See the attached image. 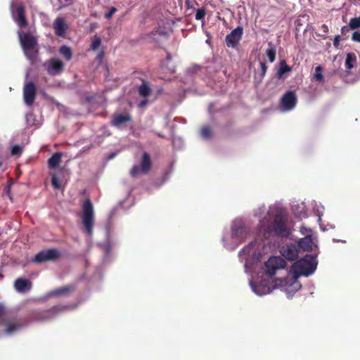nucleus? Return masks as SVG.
<instances>
[{
    "label": "nucleus",
    "mask_w": 360,
    "mask_h": 360,
    "mask_svg": "<svg viewBox=\"0 0 360 360\" xmlns=\"http://www.w3.org/2000/svg\"><path fill=\"white\" fill-rule=\"evenodd\" d=\"M279 281L281 282V285H283L287 283V279L286 278H281V279H279Z\"/></svg>",
    "instance_id": "44"
},
{
    "label": "nucleus",
    "mask_w": 360,
    "mask_h": 360,
    "mask_svg": "<svg viewBox=\"0 0 360 360\" xmlns=\"http://www.w3.org/2000/svg\"><path fill=\"white\" fill-rule=\"evenodd\" d=\"M60 252L55 248L43 250L38 252L34 257L33 262L37 264L49 261H56L60 258Z\"/></svg>",
    "instance_id": "9"
},
{
    "label": "nucleus",
    "mask_w": 360,
    "mask_h": 360,
    "mask_svg": "<svg viewBox=\"0 0 360 360\" xmlns=\"http://www.w3.org/2000/svg\"><path fill=\"white\" fill-rule=\"evenodd\" d=\"M152 167L151 158L149 153L144 152L140 160V165H134L130 170V175L133 178L137 177L141 173L148 174Z\"/></svg>",
    "instance_id": "7"
},
{
    "label": "nucleus",
    "mask_w": 360,
    "mask_h": 360,
    "mask_svg": "<svg viewBox=\"0 0 360 360\" xmlns=\"http://www.w3.org/2000/svg\"><path fill=\"white\" fill-rule=\"evenodd\" d=\"M82 224L89 236L93 234L94 224L93 205L89 199H86L82 205Z\"/></svg>",
    "instance_id": "6"
},
{
    "label": "nucleus",
    "mask_w": 360,
    "mask_h": 360,
    "mask_svg": "<svg viewBox=\"0 0 360 360\" xmlns=\"http://www.w3.org/2000/svg\"><path fill=\"white\" fill-rule=\"evenodd\" d=\"M115 156V153H111V154L109 155V159H112V158H113Z\"/></svg>",
    "instance_id": "47"
},
{
    "label": "nucleus",
    "mask_w": 360,
    "mask_h": 360,
    "mask_svg": "<svg viewBox=\"0 0 360 360\" xmlns=\"http://www.w3.org/2000/svg\"><path fill=\"white\" fill-rule=\"evenodd\" d=\"M63 153L60 152L55 153L49 160L48 166L51 169H56L62 161Z\"/></svg>",
    "instance_id": "22"
},
{
    "label": "nucleus",
    "mask_w": 360,
    "mask_h": 360,
    "mask_svg": "<svg viewBox=\"0 0 360 360\" xmlns=\"http://www.w3.org/2000/svg\"><path fill=\"white\" fill-rule=\"evenodd\" d=\"M253 245H253V243H250L247 247H245V248H244V250H244V251H245V250H247L250 249V248H252Z\"/></svg>",
    "instance_id": "45"
},
{
    "label": "nucleus",
    "mask_w": 360,
    "mask_h": 360,
    "mask_svg": "<svg viewBox=\"0 0 360 360\" xmlns=\"http://www.w3.org/2000/svg\"><path fill=\"white\" fill-rule=\"evenodd\" d=\"M200 134H201V136L204 139H210L212 137V132L211 128L209 126H207V125L203 126L201 128Z\"/></svg>",
    "instance_id": "30"
},
{
    "label": "nucleus",
    "mask_w": 360,
    "mask_h": 360,
    "mask_svg": "<svg viewBox=\"0 0 360 360\" xmlns=\"http://www.w3.org/2000/svg\"><path fill=\"white\" fill-rule=\"evenodd\" d=\"M101 45V39L95 35L92 39V42L91 44V49L93 51H96Z\"/></svg>",
    "instance_id": "32"
},
{
    "label": "nucleus",
    "mask_w": 360,
    "mask_h": 360,
    "mask_svg": "<svg viewBox=\"0 0 360 360\" xmlns=\"http://www.w3.org/2000/svg\"><path fill=\"white\" fill-rule=\"evenodd\" d=\"M0 326L4 327L6 334L12 335L22 328L24 324L11 310L0 303Z\"/></svg>",
    "instance_id": "2"
},
{
    "label": "nucleus",
    "mask_w": 360,
    "mask_h": 360,
    "mask_svg": "<svg viewBox=\"0 0 360 360\" xmlns=\"http://www.w3.org/2000/svg\"><path fill=\"white\" fill-rule=\"evenodd\" d=\"M339 44H340V36L337 35L334 38L333 45H334V46L338 47L339 46Z\"/></svg>",
    "instance_id": "41"
},
{
    "label": "nucleus",
    "mask_w": 360,
    "mask_h": 360,
    "mask_svg": "<svg viewBox=\"0 0 360 360\" xmlns=\"http://www.w3.org/2000/svg\"><path fill=\"white\" fill-rule=\"evenodd\" d=\"M350 30H352V28L350 27L349 25L348 26H343L341 28V34L342 35H346Z\"/></svg>",
    "instance_id": "40"
},
{
    "label": "nucleus",
    "mask_w": 360,
    "mask_h": 360,
    "mask_svg": "<svg viewBox=\"0 0 360 360\" xmlns=\"http://www.w3.org/2000/svg\"><path fill=\"white\" fill-rule=\"evenodd\" d=\"M206 15V8L205 7H202L200 8L197 9L195 18L197 20H203ZM205 23L204 21H202V25Z\"/></svg>",
    "instance_id": "31"
},
{
    "label": "nucleus",
    "mask_w": 360,
    "mask_h": 360,
    "mask_svg": "<svg viewBox=\"0 0 360 360\" xmlns=\"http://www.w3.org/2000/svg\"><path fill=\"white\" fill-rule=\"evenodd\" d=\"M72 309L71 305L58 304L45 310H35L32 312L31 319L34 321H44L56 317L58 314Z\"/></svg>",
    "instance_id": "5"
},
{
    "label": "nucleus",
    "mask_w": 360,
    "mask_h": 360,
    "mask_svg": "<svg viewBox=\"0 0 360 360\" xmlns=\"http://www.w3.org/2000/svg\"><path fill=\"white\" fill-rule=\"evenodd\" d=\"M67 3H71L73 0H65Z\"/></svg>",
    "instance_id": "48"
},
{
    "label": "nucleus",
    "mask_w": 360,
    "mask_h": 360,
    "mask_svg": "<svg viewBox=\"0 0 360 360\" xmlns=\"http://www.w3.org/2000/svg\"><path fill=\"white\" fill-rule=\"evenodd\" d=\"M14 288L18 292H25L31 289L32 283L27 278H19L15 281Z\"/></svg>",
    "instance_id": "19"
},
{
    "label": "nucleus",
    "mask_w": 360,
    "mask_h": 360,
    "mask_svg": "<svg viewBox=\"0 0 360 360\" xmlns=\"http://www.w3.org/2000/svg\"><path fill=\"white\" fill-rule=\"evenodd\" d=\"M349 25L352 30L360 28V15L357 18H351Z\"/></svg>",
    "instance_id": "33"
},
{
    "label": "nucleus",
    "mask_w": 360,
    "mask_h": 360,
    "mask_svg": "<svg viewBox=\"0 0 360 360\" xmlns=\"http://www.w3.org/2000/svg\"><path fill=\"white\" fill-rule=\"evenodd\" d=\"M316 256L307 255L292 265V271L295 274L309 276L316 269Z\"/></svg>",
    "instance_id": "4"
},
{
    "label": "nucleus",
    "mask_w": 360,
    "mask_h": 360,
    "mask_svg": "<svg viewBox=\"0 0 360 360\" xmlns=\"http://www.w3.org/2000/svg\"><path fill=\"white\" fill-rule=\"evenodd\" d=\"M323 68L321 65L315 68V73L314 75V79L316 82H321L323 81Z\"/></svg>",
    "instance_id": "29"
},
{
    "label": "nucleus",
    "mask_w": 360,
    "mask_h": 360,
    "mask_svg": "<svg viewBox=\"0 0 360 360\" xmlns=\"http://www.w3.org/2000/svg\"><path fill=\"white\" fill-rule=\"evenodd\" d=\"M59 53L67 61L70 60L72 58V51L70 47L68 46L63 45L60 46L59 49Z\"/></svg>",
    "instance_id": "28"
},
{
    "label": "nucleus",
    "mask_w": 360,
    "mask_h": 360,
    "mask_svg": "<svg viewBox=\"0 0 360 360\" xmlns=\"http://www.w3.org/2000/svg\"><path fill=\"white\" fill-rule=\"evenodd\" d=\"M268 46L269 47L266 51V54L268 57L269 62L273 63L276 60V49L275 46L271 42L268 44Z\"/></svg>",
    "instance_id": "27"
},
{
    "label": "nucleus",
    "mask_w": 360,
    "mask_h": 360,
    "mask_svg": "<svg viewBox=\"0 0 360 360\" xmlns=\"http://www.w3.org/2000/svg\"><path fill=\"white\" fill-rule=\"evenodd\" d=\"M352 40L360 43V31H354L352 35Z\"/></svg>",
    "instance_id": "37"
},
{
    "label": "nucleus",
    "mask_w": 360,
    "mask_h": 360,
    "mask_svg": "<svg viewBox=\"0 0 360 360\" xmlns=\"http://www.w3.org/2000/svg\"><path fill=\"white\" fill-rule=\"evenodd\" d=\"M243 34V29L238 26L226 35L225 41L227 46L235 48L240 41Z\"/></svg>",
    "instance_id": "16"
},
{
    "label": "nucleus",
    "mask_w": 360,
    "mask_h": 360,
    "mask_svg": "<svg viewBox=\"0 0 360 360\" xmlns=\"http://www.w3.org/2000/svg\"><path fill=\"white\" fill-rule=\"evenodd\" d=\"M104 55H105V51L104 50H101L98 54L96 56V60H98V62L99 63H101L103 62V58H104Z\"/></svg>",
    "instance_id": "39"
},
{
    "label": "nucleus",
    "mask_w": 360,
    "mask_h": 360,
    "mask_svg": "<svg viewBox=\"0 0 360 360\" xmlns=\"http://www.w3.org/2000/svg\"><path fill=\"white\" fill-rule=\"evenodd\" d=\"M12 17L19 27H27L28 21L25 16V8L22 4H18L12 10Z\"/></svg>",
    "instance_id": "12"
},
{
    "label": "nucleus",
    "mask_w": 360,
    "mask_h": 360,
    "mask_svg": "<svg viewBox=\"0 0 360 360\" xmlns=\"http://www.w3.org/2000/svg\"><path fill=\"white\" fill-rule=\"evenodd\" d=\"M49 75L55 76L63 72L65 67L64 63L58 58H51L45 64Z\"/></svg>",
    "instance_id": "13"
},
{
    "label": "nucleus",
    "mask_w": 360,
    "mask_h": 360,
    "mask_svg": "<svg viewBox=\"0 0 360 360\" xmlns=\"http://www.w3.org/2000/svg\"><path fill=\"white\" fill-rule=\"evenodd\" d=\"M260 67H261V75L263 77L266 72L267 70V66L264 62H260Z\"/></svg>",
    "instance_id": "38"
},
{
    "label": "nucleus",
    "mask_w": 360,
    "mask_h": 360,
    "mask_svg": "<svg viewBox=\"0 0 360 360\" xmlns=\"http://www.w3.org/2000/svg\"><path fill=\"white\" fill-rule=\"evenodd\" d=\"M248 235L249 229L244 222L242 220H235L231 226V238L243 242Z\"/></svg>",
    "instance_id": "10"
},
{
    "label": "nucleus",
    "mask_w": 360,
    "mask_h": 360,
    "mask_svg": "<svg viewBox=\"0 0 360 360\" xmlns=\"http://www.w3.org/2000/svg\"><path fill=\"white\" fill-rule=\"evenodd\" d=\"M117 9L115 7H111L108 13L105 14L106 19H110L117 12Z\"/></svg>",
    "instance_id": "36"
},
{
    "label": "nucleus",
    "mask_w": 360,
    "mask_h": 360,
    "mask_svg": "<svg viewBox=\"0 0 360 360\" xmlns=\"http://www.w3.org/2000/svg\"><path fill=\"white\" fill-rule=\"evenodd\" d=\"M37 90L32 82H27L23 88L24 101L27 105L33 104L36 97Z\"/></svg>",
    "instance_id": "17"
},
{
    "label": "nucleus",
    "mask_w": 360,
    "mask_h": 360,
    "mask_svg": "<svg viewBox=\"0 0 360 360\" xmlns=\"http://www.w3.org/2000/svg\"><path fill=\"white\" fill-rule=\"evenodd\" d=\"M292 71V68L289 66L285 60L279 62V68L276 72V77L281 79L284 77L285 74L289 73Z\"/></svg>",
    "instance_id": "24"
},
{
    "label": "nucleus",
    "mask_w": 360,
    "mask_h": 360,
    "mask_svg": "<svg viewBox=\"0 0 360 360\" xmlns=\"http://www.w3.org/2000/svg\"><path fill=\"white\" fill-rule=\"evenodd\" d=\"M356 63V56L354 53H348L345 59V68L348 72L354 67Z\"/></svg>",
    "instance_id": "26"
},
{
    "label": "nucleus",
    "mask_w": 360,
    "mask_h": 360,
    "mask_svg": "<svg viewBox=\"0 0 360 360\" xmlns=\"http://www.w3.org/2000/svg\"><path fill=\"white\" fill-rule=\"evenodd\" d=\"M163 89L162 88H160L158 91H157V94L159 95L162 92Z\"/></svg>",
    "instance_id": "46"
},
{
    "label": "nucleus",
    "mask_w": 360,
    "mask_h": 360,
    "mask_svg": "<svg viewBox=\"0 0 360 360\" xmlns=\"http://www.w3.org/2000/svg\"><path fill=\"white\" fill-rule=\"evenodd\" d=\"M148 103V100L146 99V98H145V99H143V101H141L139 104H138V106L139 108H143L144 106H146Z\"/></svg>",
    "instance_id": "43"
},
{
    "label": "nucleus",
    "mask_w": 360,
    "mask_h": 360,
    "mask_svg": "<svg viewBox=\"0 0 360 360\" xmlns=\"http://www.w3.org/2000/svg\"><path fill=\"white\" fill-rule=\"evenodd\" d=\"M53 27L57 36L64 37L68 30V25L63 18H57L53 24Z\"/></svg>",
    "instance_id": "18"
},
{
    "label": "nucleus",
    "mask_w": 360,
    "mask_h": 360,
    "mask_svg": "<svg viewBox=\"0 0 360 360\" xmlns=\"http://www.w3.org/2000/svg\"><path fill=\"white\" fill-rule=\"evenodd\" d=\"M139 94L143 98L149 96L152 92V89L149 85V83L145 80H143L142 84L138 89Z\"/></svg>",
    "instance_id": "25"
},
{
    "label": "nucleus",
    "mask_w": 360,
    "mask_h": 360,
    "mask_svg": "<svg viewBox=\"0 0 360 360\" xmlns=\"http://www.w3.org/2000/svg\"><path fill=\"white\" fill-rule=\"evenodd\" d=\"M22 148L18 145H15L12 147L11 153L13 156H20L22 154Z\"/></svg>",
    "instance_id": "35"
},
{
    "label": "nucleus",
    "mask_w": 360,
    "mask_h": 360,
    "mask_svg": "<svg viewBox=\"0 0 360 360\" xmlns=\"http://www.w3.org/2000/svg\"><path fill=\"white\" fill-rule=\"evenodd\" d=\"M75 290V286L74 285H67L65 286H63L60 288L51 290L49 292V296H61L65 295L72 292Z\"/></svg>",
    "instance_id": "21"
},
{
    "label": "nucleus",
    "mask_w": 360,
    "mask_h": 360,
    "mask_svg": "<svg viewBox=\"0 0 360 360\" xmlns=\"http://www.w3.org/2000/svg\"><path fill=\"white\" fill-rule=\"evenodd\" d=\"M321 30L324 32L325 34H327L328 32V27L326 24H323L321 26Z\"/></svg>",
    "instance_id": "42"
},
{
    "label": "nucleus",
    "mask_w": 360,
    "mask_h": 360,
    "mask_svg": "<svg viewBox=\"0 0 360 360\" xmlns=\"http://www.w3.org/2000/svg\"><path fill=\"white\" fill-rule=\"evenodd\" d=\"M264 224L265 218L260 221L259 226L265 239H268L273 233L281 238H288L290 235L291 231L288 224V219L281 213H276L271 224L265 226Z\"/></svg>",
    "instance_id": "1"
},
{
    "label": "nucleus",
    "mask_w": 360,
    "mask_h": 360,
    "mask_svg": "<svg viewBox=\"0 0 360 360\" xmlns=\"http://www.w3.org/2000/svg\"><path fill=\"white\" fill-rule=\"evenodd\" d=\"M168 37L169 33L164 27H158L144 36L145 39L155 43L159 42L162 39H167Z\"/></svg>",
    "instance_id": "14"
},
{
    "label": "nucleus",
    "mask_w": 360,
    "mask_h": 360,
    "mask_svg": "<svg viewBox=\"0 0 360 360\" xmlns=\"http://www.w3.org/2000/svg\"><path fill=\"white\" fill-rule=\"evenodd\" d=\"M132 121V117L130 113L124 112L122 113L115 112L110 120V125L116 128H120L128 122Z\"/></svg>",
    "instance_id": "15"
},
{
    "label": "nucleus",
    "mask_w": 360,
    "mask_h": 360,
    "mask_svg": "<svg viewBox=\"0 0 360 360\" xmlns=\"http://www.w3.org/2000/svg\"><path fill=\"white\" fill-rule=\"evenodd\" d=\"M297 103V98L294 91H288L281 98L280 108L283 111L292 110Z\"/></svg>",
    "instance_id": "11"
},
{
    "label": "nucleus",
    "mask_w": 360,
    "mask_h": 360,
    "mask_svg": "<svg viewBox=\"0 0 360 360\" xmlns=\"http://www.w3.org/2000/svg\"><path fill=\"white\" fill-rule=\"evenodd\" d=\"M51 184L56 189L61 188V182L56 174H53L51 177Z\"/></svg>",
    "instance_id": "34"
},
{
    "label": "nucleus",
    "mask_w": 360,
    "mask_h": 360,
    "mask_svg": "<svg viewBox=\"0 0 360 360\" xmlns=\"http://www.w3.org/2000/svg\"><path fill=\"white\" fill-rule=\"evenodd\" d=\"M286 262L281 257H271L264 264L265 272L269 276L275 275L277 270L285 269Z\"/></svg>",
    "instance_id": "8"
},
{
    "label": "nucleus",
    "mask_w": 360,
    "mask_h": 360,
    "mask_svg": "<svg viewBox=\"0 0 360 360\" xmlns=\"http://www.w3.org/2000/svg\"><path fill=\"white\" fill-rule=\"evenodd\" d=\"M18 37L23 52L30 60H34L37 53V40L30 32H18Z\"/></svg>",
    "instance_id": "3"
},
{
    "label": "nucleus",
    "mask_w": 360,
    "mask_h": 360,
    "mask_svg": "<svg viewBox=\"0 0 360 360\" xmlns=\"http://www.w3.org/2000/svg\"><path fill=\"white\" fill-rule=\"evenodd\" d=\"M298 246L304 251L312 250L313 241L311 236L309 235L298 241Z\"/></svg>",
    "instance_id": "23"
},
{
    "label": "nucleus",
    "mask_w": 360,
    "mask_h": 360,
    "mask_svg": "<svg viewBox=\"0 0 360 360\" xmlns=\"http://www.w3.org/2000/svg\"><path fill=\"white\" fill-rule=\"evenodd\" d=\"M298 249L295 245L290 244L287 245L283 250V255L288 260L293 261L298 257Z\"/></svg>",
    "instance_id": "20"
}]
</instances>
